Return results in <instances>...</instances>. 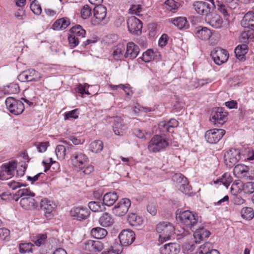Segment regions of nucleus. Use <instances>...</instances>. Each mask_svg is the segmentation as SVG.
<instances>
[{
  "label": "nucleus",
  "instance_id": "26",
  "mask_svg": "<svg viewBox=\"0 0 254 254\" xmlns=\"http://www.w3.org/2000/svg\"><path fill=\"white\" fill-rule=\"evenodd\" d=\"M127 127L123 124V120L119 118H116L114 120V123L113 126V129L115 134L118 135H123Z\"/></svg>",
  "mask_w": 254,
  "mask_h": 254
},
{
  "label": "nucleus",
  "instance_id": "4",
  "mask_svg": "<svg viewBox=\"0 0 254 254\" xmlns=\"http://www.w3.org/2000/svg\"><path fill=\"white\" fill-rule=\"evenodd\" d=\"M169 143L167 140L158 135L154 136L149 141L148 148L152 152H159L166 148Z\"/></svg>",
  "mask_w": 254,
  "mask_h": 254
},
{
  "label": "nucleus",
  "instance_id": "19",
  "mask_svg": "<svg viewBox=\"0 0 254 254\" xmlns=\"http://www.w3.org/2000/svg\"><path fill=\"white\" fill-rule=\"evenodd\" d=\"M206 22L214 28H220L222 26L223 20L219 14L210 12L205 17Z\"/></svg>",
  "mask_w": 254,
  "mask_h": 254
},
{
  "label": "nucleus",
  "instance_id": "7",
  "mask_svg": "<svg viewBox=\"0 0 254 254\" xmlns=\"http://www.w3.org/2000/svg\"><path fill=\"white\" fill-rule=\"evenodd\" d=\"M204 0L209 1L210 3L203 0H197L193 2V7L198 14L206 16L212 8L215 7V5L214 0Z\"/></svg>",
  "mask_w": 254,
  "mask_h": 254
},
{
  "label": "nucleus",
  "instance_id": "25",
  "mask_svg": "<svg viewBox=\"0 0 254 254\" xmlns=\"http://www.w3.org/2000/svg\"><path fill=\"white\" fill-rule=\"evenodd\" d=\"M241 25L244 28H248L254 30V11H249L243 17Z\"/></svg>",
  "mask_w": 254,
  "mask_h": 254
},
{
  "label": "nucleus",
  "instance_id": "17",
  "mask_svg": "<svg viewBox=\"0 0 254 254\" xmlns=\"http://www.w3.org/2000/svg\"><path fill=\"white\" fill-rule=\"evenodd\" d=\"M118 238L121 245L127 247L130 245L134 242L135 234L131 230H124L120 233Z\"/></svg>",
  "mask_w": 254,
  "mask_h": 254
},
{
  "label": "nucleus",
  "instance_id": "15",
  "mask_svg": "<svg viewBox=\"0 0 254 254\" xmlns=\"http://www.w3.org/2000/svg\"><path fill=\"white\" fill-rule=\"evenodd\" d=\"M211 56L217 65H221L226 62L229 58L228 52L219 48H216L211 53Z\"/></svg>",
  "mask_w": 254,
  "mask_h": 254
},
{
  "label": "nucleus",
  "instance_id": "27",
  "mask_svg": "<svg viewBox=\"0 0 254 254\" xmlns=\"http://www.w3.org/2000/svg\"><path fill=\"white\" fill-rule=\"evenodd\" d=\"M160 54L157 51L148 49L142 54L141 59L145 63H148L153 60H159Z\"/></svg>",
  "mask_w": 254,
  "mask_h": 254
},
{
  "label": "nucleus",
  "instance_id": "32",
  "mask_svg": "<svg viewBox=\"0 0 254 254\" xmlns=\"http://www.w3.org/2000/svg\"><path fill=\"white\" fill-rule=\"evenodd\" d=\"M70 24V20L66 17L60 18L56 20L53 24L52 28L55 30H63Z\"/></svg>",
  "mask_w": 254,
  "mask_h": 254
},
{
  "label": "nucleus",
  "instance_id": "53",
  "mask_svg": "<svg viewBox=\"0 0 254 254\" xmlns=\"http://www.w3.org/2000/svg\"><path fill=\"white\" fill-rule=\"evenodd\" d=\"M211 248V244L209 243H206L199 247L198 250V253L199 254H206L210 252L212 249Z\"/></svg>",
  "mask_w": 254,
  "mask_h": 254
},
{
  "label": "nucleus",
  "instance_id": "37",
  "mask_svg": "<svg viewBox=\"0 0 254 254\" xmlns=\"http://www.w3.org/2000/svg\"><path fill=\"white\" fill-rule=\"evenodd\" d=\"M180 6L181 4L174 0H166L164 4V8L173 13L176 12Z\"/></svg>",
  "mask_w": 254,
  "mask_h": 254
},
{
  "label": "nucleus",
  "instance_id": "8",
  "mask_svg": "<svg viewBox=\"0 0 254 254\" xmlns=\"http://www.w3.org/2000/svg\"><path fill=\"white\" fill-rule=\"evenodd\" d=\"M42 77V74L31 68L20 73L18 76V79L21 82L38 81Z\"/></svg>",
  "mask_w": 254,
  "mask_h": 254
},
{
  "label": "nucleus",
  "instance_id": "43",
  "mask_svg": "<svg viewBox=\"0 0 254 254\" xmlns=\"http://www.w3.org/2000/svg\"><path fill=\"white\" fill-rule=\"evenodd\" d=\"M88 207L93 212H100L105 210L103 202L99 201H91L88 203Z\"/></svg>",
  "mask_w": 254,
  "mask_h": 254
},
{
  "label": "nucleus",
  "instance_id": "56",
  "mask_svg": "<svg viewBox=\"0 0 254 254\" xmlns=\"http://www.w3.org/2000/svg\"><path fill=\"white\" fill-rule=\"evenodd\" d=\"M10 231L4 228H0V240L8 241L9 239Z\"/></svg>",
  "mask_w": 254,
  "mask_h": 254
},
{
  "label": "nucleus",
  "instance_id": "13",
  "mask_svg": "<svg viewBox=\"0 0 254 254\" xmlns=\"http://www.w3.org/2000/svg\"><path fill=\"white\" fill-rule=\"evenodd\" d=\"M225 133L223 129H212L207 130L205 134V138L209 143H217Z\"/></svg>",
  "mask_w": 254,
  "mask_h": 254
},
{
  "label": "nucleus",
  "instance_id": "21",
  "mask_svg": "<svg viewBox=\"0 0 254 254\" xmlns=\"http://www.w3.org/2000/svg\"><path fill=\"white\" fill-rule=\"evenodd\" d=\"M90 212L86 207H76L70 211V215L78 220L86 219L89 215Z\"/></svg>",
  "mask_w": 254,
  "mask_h": 254
},
{
  "label": "nucleus",
  "instance_id": "42",
  "mask_svg": "<svg viewBox=\"0 0 254 254\" xmlns=\"http://www.w3.org/2000/svg\"><path fill=\"white\" fill-rule=\"evenodd\" d=\"M109 86L113 90H117L118 88H121L123 89L124 92L126 93V94L127 96L131 97L132 95L133 92L131 90V88L130 87L129 84H119L118 85H115L113 84H110Z\"/></svg>",
  "mask_w": 254,
  "mask_h": 254
},
{
  "label": "nucleus",
  "instance_id": "45",
  "mask_svg": "<svg viewBox=\"0 0 254 254\" xmlns=\"http://www.w3.org/2000/svg\"><path fill=\"white\" fill-rule=\"evenodd\" d=\"M233 179L231 176L230 174L229 173H225L223 175L221 178L217 180V182H215V183L217 182H221L222 184L225 186L226 188H228L230 184L232 182Z\"/></svg>",
  "mask_w": 254,
  "mask_h": 254
},
{
  "label": "nucleus",
  "instance_id": "57",
  "mask_svg": "<svg viewBox=\"0 0 254 254\" xmlns=\"http://www.w3.org/2000/svg\"><path fill=\"white\" fill-rule=\"evenodd\" d=\"M92 9L88 5H85L81 10V17L83 19L87 18L91 13Z\"/></svg>",
  "mask_w": 254,
  "mask_h": 254
},
{
  "label": "nucleus",
  "instance_id": "47",
  "mask_svg": "<svg viewBox=\"0 0 254 254\" xmlns=\"http://www.w3.org/2000/svg\"><path fill=\"white\" fill-rule=\"evenodd\" d=\"M254 30H245L240 36V40L241 42L247 43L249 39L253 38V34Z\"/></svg>",
  "mask_w": 254,
  "mask_h": 254
},
{
  "label": "nucleus",
  "instance_id": "9",
  "mask_svg": "<svg viewBox=\"0 0 254 254\" xmlns=\"http://www.w3.org/2000/svg\"><path fill=\"white\" fill-rule=\"evenodd\" d=\"M94 17L92 22L94 25H97L101 22L106 23L109 18L107 17V9L103 5H98L93 9Z\"/></svg>",
  "mask_w": 254,
  "mask_h": 254
},
{
  "label": "nucleus",
  "instance_id": "55",
  "mask_svg": "<svg viewBox=\"0 0 254 254\" xmlns=\"http://www.w3.org/2000/svg\"><path fill=\"white\" fill-rule=\"evenodd\" d=\"M133 134L138 138L140 139L146 138L147 136H149L145 130L141 129L140 128H135L133 130Z\"/></svg>",
  "mask_w": 254,
  "mask_h": 254
},
{
  "label": "nucleus",
  "instance_id": "41",
  "mask_svg": "<svg viewBox=\"0 0 254 254\" xmlns=\"http://www.w3.org/2000/svg\"><path fill=\"white\" fill-rule=\"evenodd\" d=\"M241 215L243 219L250 220L254 217V211L252 207H245L241 210Z\"/></svg>",
  "mask_w": 254,
  "mask_h": 254
},
{
  "label": "nucleus",
  "instance_id": "12",
  "mask_svg": "<svg viewBox=\"0 0 254 254\" xmlns=\"http://www.w3.org/2000/svg\"><path fill=\"white\" fill-rule=\"evenodd\" d=\"M241 159V152L237 149H230L224 155L225 163L230 167L234 166Z\"/></svg>",
  "mask_w": 254,
  "mask_h": 254
},
{
  "label": "nucleus",
  "instance_id": "18",
  "mask_svg": "<svg viewBox=\"0 0 254 254\" xmlns=\"http://www.w3.org/2000/svg\"><path fill=\"white\" fill-rule=\"evenodd\" d=\"M63 142V145H57L55 149V153L58 158L61 160L64 158L66 153H71V151L74 149V146L67 141L64 140Z\"/></svg>",
  "mask_w": 254,
  "mask_h": 254
},
{
  "label": "nucleus",
  "instance_id": "50",
  "mask_svg": "<svg viewBox=\"0 0 254 254\" xmlns=\"http://www.w3.org/2000/svg\"><path fill=\"white\" fill-rule=\"evenodd\" d=\"M78 109H75L72 111L66 112L64 115L65 120H69L70 119H76L78 118Z\"/></svg>",
  "mask_w": 254,
  "mask_h": 254
},
{
  "label": "nucleus",
  "instance_id": "3",
  "mask_svg": "<svg viewBox=\"0 0 254 254\" xmlns=\"http://www.w3.org/2000/svg\"><path fill=\"white\" fill-rule=\"evenodd\" d=\"M156 230L160 234L159 241L162 243L169 240L174 235L175 228L170 222L163 221L157 225Z\"/></svg>",
  "mask_w": 254,
  "mask_h": 254
},
{
  "label": "nucleus",
  "instance_id": "52",
  "mask_svg": "<svg viewBox=\"0 0 254 254\" xmlns=\"http://www.w3.org/2000/svg\"><path fill=\"white\" fill-rule=\"evenodd\" d=\"M243 190L246 193L251 194L254 192V182H249L243 185Z\"/></svg>",
  "mask_w": 254,
  "mask_h": 254
},
{
  "label": "nucleus",
  "instance_id": "28",
  "mask_svg": "<svg viewBox=\"0 0 254 254\" xmlns=\"http://www.w3.org/2000/svg\"><path fill=\"white\" fill-rule=\"evenodd\" d=\"M169 22L172 23L180 30L186 29L189 26L188 22L185 17H178L171 18L169 19Z\"/></svg>",
  "mask_w": 254,
  "mask_h": 254
},
{
  "label": "nucleus",
  "instance_id": "51",
  "mask_svg": "<svg viewBox=\"0 0 254 254\" xmlns=\"http://www.w3.org/2000/svg\"><path fill=\"white\" fill-rule=\"evenodd\" d=\"M47 239V236L45 234H41L37 236V239L34 241L35 245L40 247L45 244Z\"/></svg>",
  "mask_w": 254,
  "mask_h": 254
},
{
  "label": "nucleus",
  "instance_id": "14",
  "mask_svg": "<svg viewBox=\"0 0 254 254\" xmlns=\"http://www.w3.org/2000/svg\"><path fill=\"white\" fill-rule=\"evenodd\" d=\"M210 121L214 125H223L226 121L227 113L222 108H215L213 109Z\"/></svg>",
  "mask_w": 254,
  "mask_h": 254
},
{
  "label": "nucleus",
  "instance_id": "40",
  "mask_svg": "<svg viewBox=\"0 0 254 254\" xmlns=\"http://www.w3.org/2000/svg\"><path fill=\"white\" fill-rule=\"evenodd\" d=\"M107 234V231L105 229L100 227L94 228L91 231V236L97 239H102Z\"/></svg>",
  "mask_w": 254,
  "mask_h": 254
},
{
  "label": "nucleus",
  "instance_id": "59",
  "mask_svg": "<svg viewBox=\"0 0 254 254\" xmlns=\"http://www.w3.org/2000/svg\"><path fill=\"white\" fill-rule=\"evenodd\" d=\"M179 190L183 193L188 194L191 190V187L189 185L188 180H186L179 186Z\"/></svg>",
  "mask_w": 254,
  "mask_h": 254
},
{
  "label": "nucleus",
  "instance_id": "24",
  "mask_svg": "<svg viewBox=\"0 0 254 254\" xmlns=\"http://www.w3.org/2000/svg\"><path fill=\"white\" fill-rule=\"evenodd\" d=\"M139 52V48L138 46L132 42L127 44L126 52L124 54L125 58L133 59L135 58Z\"/></svg>",
  "mask_w": 254,
  "mask_h": 254
},
{
  "label": "nucleus",
  "instance_id": "35",
  "mask_svg": "<svg viewBox=\"0 0 254 254\" xmlns=\"http://www.w3.org/2000/svg\"><path fill=\"white\" fill-rule=\"evenodd\" d=\"M127 221L129 224L132 226H140L143 223L142 218L136 213H129L128 215Z\"/></svg>",
  "mask_w": 254,
  "mask_h": 254
},
{
  "label": "nucleus",
  "instance_id": "23",
  "mask_svg": "<svg viewBox=\"0 0 254 254\" xmlns=\"http://www.w3.org/2000/svg\"><path fill=\"white\" fill-rule=\"evenodd\" d=\"M212 31L206 27L199 26L195 28V36L202 40H207L212 35Z\"/></svg>",
  "mask_w": 254,
  "mask_h": 254
},
{
  "label": "nucleus",
  "instance_id": "62",
  "mask_svg": "<svg viewBox=\"0 0 254 254\" xmlns=\"http://www.w3.org/2000/svg\"><path fill=\"white\" fill-rule=\"evenodd\" d=\"M232 201L234 204L241 205L246 202V200L240 195L237 194L233 195Z\"/></svg>",
  "mask_w": 254,
  "mask_h": 254
},
{
  "label": "nucleus",
  "instance_id": "39",
  "mask_svg": "<svg viewBox=\"0 0 254 254\" xmlns=\"http://www.w3.org/2000/svg\"><path fill=\"white\" fill-rule=\"evenodd\" d=\"M70 33L81 40L86 34L85 30L80 25H76L70 29Z\"/></svg>",
  "mask_w": 254,
  "mask_h": 254
},
{
  "label": "nucleus",
  "instance_id": "5",
  "mask_svg": "<svg viewBox=\"0 0 254 254\" xmlns=\"http://www.w3.org/2000/svg\"><path fill=\"white\" fill-rule=\"evenodd\" d=\"M7 109L12 114L18 115L23 113L24 110V105L20 100L13 97H9L5 101Z\"/></svg>",
  "mask_w": 254,
  "mask_h": 254
},
{
  "label": "nucleus",
  "instance_id": "61",
  "mask_svg": "<svg viewBox=\"0 0 254 254\" xmlns=\"http://www.w3.org/2000/svg\"><path fill=\"white\" fill-rule=\"evenodd\" d=\"M172 179L174 181L181 184L185 181L186 182V180H187V178H186L183 175L181 174H175L173 176Z\"/></svg>",
  "mask_w": 254,
  "mask_h": 254
},
{
  "label": "nucleus",
  "instance_id": "36",
  "mask_svg": "<svg viewBox=\"0 0 254 254\" xmlns=\"http://www.w3.org/2000/svg\"><path fill=\"white\" fill-rule=\"evenodd\" d=\"M125 47L123 44H119L113 49L112 55L114 58L116 60H121L124 57V51Z\"/></svg>",
  "mask_w": 254,
  "mask_h": 254
},
{
  "label": "nucleus",
  "instance_id": "31",
  "mask_svg": "<svg viewBox=\"0 0 254 254\" xmlns=\"http://www.w3.org/2000/svg\"><path fill=\"white\" fill-rule=\"evenodd\" d=\"M118 199V195L116 192L106 193L103 196V201L104 206H112Z\"/></svg>",
  "mask_w": 254,
  "mask_h": 254
},
{
  "label": "nucleus",
  "instance_id": "60",
  "mask_svg": "<svg viewBox=\"0 0 254 254\" xmlns=\"http://www.w3.org/2000/svg\"><path fill=\"white\" fill-rule=\"evenodd\" d=\"M35 146L39 152H44L49 146V142H37L35 143Z\"/></svg>",
  "mask_w": 254,
  "mask_h": 254
},
{
  "label": "nucleus",
  "instance_id": "64",
  "mask_svg": "<svg viewBox=\"0 0 254 254\" xmlns=\"http://www.w3.org/2000/svg\"><path fill=\"white\" fill-rule=\"evenodd\" d=\"M123 246L121 244L115 243L113 246L111 247L112 251L113 252L116 254H120L123 251Z\"/></svg>",
  "mask_w": 254,
  "mask_h": 254
},
{
  "label": "nucleus",
  "instance_id": "63",
  "mask_svg": "<svg viewBox=\"0 0 254 254\" xmlns=\"http://www.w3.org/2000/svg\"><path fill=\"white\" fill-rule=\"evenodd\" d=\"M239 185H240V183L239 182L233 183L231 188V192L233 195L237 194L241 191V189L239 187Z\"/></svg>",
  "mask_w": 254,
  "mask_h": 254
},
{
  "label": "nucleus",
  "instance_id": "2",
  "mask_svg": "<svg viewBox=\"0 0 254 254\" xmlns=\"http://www.w3.org/2000/svg\"><path fill=\"white\" fill-rule=\"evenodd\" d=\"M177 219L187 228L192 229L198 222L199 217L190 210L180 211L176 212Z\"/></svg>",
  "mask_w": 254,
  "mask_h": 254
},
{
  "label": "nucleus",
  "instance_id": "44",
  "mask_svg": "<svg viewBox=\"0 0 254 254\" xmlns=\"http://www.w3.org/2000/svg\"><path fill=\"white\" fill-rule=\"evenodd\" d=\"M103 148V143L100 140L92 141L89 145L90 150L93 153H97L102 151Z\"/></svg>",
  "mask_w": 254,
  "mask_h": 254
},
{
  "label": "nucleus",
  "instance_id": "48",
  "mask_svg": "<svg viewBox=\"0 0 254 254\" xmlns=\"http://www.w3.org/2000/svg\"><path fill=\"white\" fill-rule=\"evenodd\" d=\"M33 246L31 243H22L19 244V252L21 254H25L32 252V247Z\"/></svg>",
  "mask_w": 254,
  "mask_h": 254
},
{
  "label": "nucleus",
  "instance_id": "11",
  "mask_svg": "<svg viewBox=\"0 0 254 254\" xmlns=\"http://www.w3.org/2000/svg\"><path fill=\"white\" fill-rule=\"evenodd\" d=\"M131 202L129 199L123 198L112 208V212L117 216H124L128 211Z\"/></svg>",
  "mask_w": 254,
  "mask_h": 254
},
{
  "label": "nucleus",
  "instance_id": "49",
  "mask_svg": "<svg viewBox=\"0 0 254 254\" xmlns=\"http://www.w3.org/2000/svg\"><path fill=\"white\" fill-rule=\"evenodd\" d=\"M30 9L36 15H40L42 12L41 5L38 3L37 1H31L30 4Z\"/></svg>",
  "mask_w": 254,
  "mask_h": 254
},
{
  "label": "nucleus",
  "instance_id": "54",
  "mask_svg": "<svg viewBox=\"0 0 254 254\" xmlns=\"http://www.w3.org/2000/svg\"><path fill=\"white\" fill-rule=\"evenodd\" d=\"M68 40L70 47L73 48L79 44L81 40L70 33L68 36Z\"/></svg>",
  "mask_w": 254,
  "mask_h": 254
},
{
  "label": "nucleus",
  "instance_id": "58",
  "mask_svg": "<svg viewBox=\"0 0 254 254\" xmlns=\"http://www.w3.org/2000/svg\"><path fill=\"white\" fill-rule=\"evenodd\" d=\"M142 6L140 4L132 5L129 9V13L132 14L139 15L142 11Z\"/></svg>",
  "mask_w": 254,
  "mask_h": 254
},
{
  "label": "nucleus",
  "instance_id": "38",
  "mask_svg": "<svg viewBox=\"0 0 254 254\" xmlns=\"http://www.w3.org/2000/svg\"><path fill=\"white\" fill-rule=\"evenodd\" d=\"M248 48L247 45L246 44L239 45L237 46L235 49L236 57L237 58L241 60H242L244 59L245 55L248 53Z\"/></svg>",
  "mask_w": 254,
  "mask_h": 254
},
{
  "label": "nucleus",
  "instance_id": "33",
  "mask_svg": "<svg viewBox=\"0 0 254 254\" xmlns=\"http://www.w3.org/2000/svg\"><path fill=\"white\" fill-rule=\"evenodd\" d=\"M41 208L44 210L45 213L50 214L53 212L56 207L55 204L52 201L47 198H44L41 201Z\"/></svg>",
  "mask_w": 254,
  "mask_h": 254
},
{
  "label": "nucleus",
  "instance_id": "20",
  "mask_svg": "<svg viewBox=\"0 0 254 254\" xmlns=\"http://www.w3.org/2000/svg\"><path fill=\"white\" fill-rule=\"evenodd\" d=\"M83 248L85 251L95 254L101 252L104 248V245L98 240H89L85 242Z\"/></svg>",
  "mask_w": 254,
  "mask_h": 254
},
{
  "label": "nucleus",
  "instance_id": "34",
  "mask_svg": "<svg viewBox=\"0 0 254 254\" xmlns=\"http://www.w3.org/2000/svg\"><path fill=\"white\" fill-rule=\"evenodd\" d=\"M114 220L112 215L107 212L104 213L99 219V223L103 227H109L113 224Z\"/></svg>",
  "mask_w": 254,
  "mask_h": 254
},
{
  "label": "nucleus",
  "instance_id": "29",
  "mask_svg": "<svg viewBox=\"0 0 254 254\" xmlns=\"http://www.w3.org/2000/svg\"><path fill=\"white\" fill-rule=\"evenodd\" d=\"M249 168L243 164H238L234 169V174L237 178L248 177Z\"/></svg>",
  "mask_w": 254,
  "mask_h": 254
},
{
  "label": "nucleus",
  "instance_id": "6",
  "mask_svg": "<svg viewBox=\"0 0 254 254\" xmlns=\"http://www.w3.org/2000/svg\"><path fill=\"white\" fill-rule=\"evenodd\" d=\"M70 160L72 164L80 170H83L84 165L88 161V157L82 152L75 149L74 147L71 151Z\"/></svg>",
  "mask_w": 254,
  "mask_h": 254
},
{
  "label": "nucleus",
  "instance_id": "16",
  "mask_svg": "<svg viewBox=\"0 0 254 254\" xmlns=\"http://www.w3.org/2000/svg\"><path fill=\"white\" fill-rule=\"evenodd\" d=\"M127 25L128 31L130 33L137 35L141 33L142 22L135 16H132L127 19Z\"/></svg>",
  "mask_w": 254,
  "mask_h": 254
},
{
  "label": "nucleus",
  "instance_id": "1",
  "mask_svg": "<svg viewBox=\"0 0 254 254\" xmlns=\"http://www.w3.org/2000/svg\"><path fill=\"white\" fill-rule=\"evenodd\" d=\"M17 195L22 198L20 200V206L26 210H32L37 207V203L34 198L35 193L27 189H20Z\"/></svg>",
  "mask_w": 254,
  "mask_h": 254
},
{
  "label": "nucleus",
  "instance_id": "46",
  "mask_svg": "<svg viewBox=\"0 0 254 254\" xmlns=\"http://www.w3.org/2000/svg\"><path fill=\"white\" fill-rule=\"evenodd\" d=\"M19 91V85L16 83H11L5 88V91L9 94L18 93Z\"/></svg>",
  "mask_w": 254,
  "mask_h": 254
},
{
  "label": "nucleus",
  "instance_id": "22",
  "mask_svg": "<svg viewBox=\"0 0 254 254\" xmlns=\"http://www.w3.org/2000/svg\"><path fill=\"white\" fill-rule=\"evenodd\" d=\"M180 251V246L176 243H168L160 248L161 254H178Z\"/></svg>",
  "mask_w": 254,
  "mask_h": 254
},
{
  "label": "nucleus",
  "instance_id": "30",
  "mask_svg": "<svg viewBox=\"0 0 254 254\" xmlns=\"http://www.w3.org/2000/svg\"><path fill=\"white\" fill-rule=\"evenodd\" d=\"M210 234V232L203 228L197 229L193 234L195 242L199 243L201 241L208 238Z\"/></svg>",
  "mask_w": 254,
  "mask_h": 254
},
{
  "label": "nucleus",
  "instance_id": "10",
  "mask_svg": "<svg viewBox=\"0 0 254 254\" xmlns=\"http://www.w3.org/2000/svg\"><path fill=\"white\" fill-rule=\"evenodd\" d=\"M17 162L15 161L3 164L0 169V180H5L13 176Z\"/></svg>",
  "mask_w": 254,
  "mask_h": 254
}]
</instances>
